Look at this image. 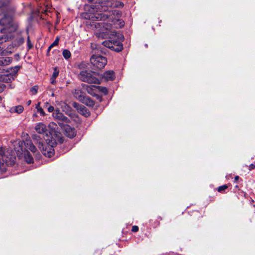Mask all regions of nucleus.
<instances>
[{"mask_svg":"<svg viewBox=\"0 0 255 255\" xmlns=\"http://www.w3.org/2000/svg\"><path fill=\"white\" fill-rule=\"evenodd\" d=\"M90 4L84 6L85 12L82 13V17L87 20V25L94 26L99 32L96 35L102 38H109L105 40L102 44L106 48H114L115 46H121V43L115 39H112V36L116 37L117 33L112 29L113 25L116 28H121L124 22L119 20L120 12L108 10V7L112 6L111 0H88Z\"/></svg>","mask_w":255,"mask_h":255,"instance_id":"1","label":"nucleus"},{"mask_svg":"<svg viewBox=\"0 0 255 255\" xmlns=\"http://www.w3.org/2000/svg\"><path fill=\"white\" fill-rule=\"evenodd\" d=\"M15 158L10 154L9 152H5L4 149L0 146V170L5 172L8 166L14 164Z\"/></svg>","mask_w":255,"mask_h":255,"instance_id":"2","label":"nucleus"},{"mask_svg":"<svg viewBox=\"0 0 255 255\" xmlns=\"http://www.w3.org/2000/svg\"><path fill=\"white\" fill-rule=\"evenodd\" d=\"M12 9L9 6V9L8 10H2L0 11V14H3V17L0 20V25L4 26V27L1 29V33H5L7 32H11L12 30L10 29L11 28L14 29L12 27Z\"/></svg>","mask_w":255,"mask_h":255,"instance_id":"3","label":"nucleus"},{"mask_svg":"<svg viewBox=\"0 0 255 255\" xmlns=\"http://www.w3.org/2000/svg\"><path fill=\"white\" fill-rule=\"evenodd\" d=\"M81 81L89 83L100 84V81L95 76V73L86 70L82 71L78 75Z\"/></svg>","mask_w":255,"mask_h":255,"instance_id":"4","label":"nucleus"},{"mask_svg":"<svg viewBox=\"0 0 255 255\" xmlns=\"http://www.w3.org/2000/svg\"><path fill=\"white\" fill-rule=\"evenodd\" d=\"M91 63L95 68L101 69L105 66L107 63V58L99 54L93 55L90 59Z\"/></svg>","mask_w":255,"mask_h":255,"instance_id":"5","label":"nucleus"},{"mask_svg":"<svg viewBox=\"0 0 255 255\" xmlns=\"http://www.w3.org/2000/svg\"><path fill=\"white\" fill-rule=\"evenodd\" d=\"M54 119L57 121L59 125L62 127L65 124H67L70 122V120L65 116L59 110H55L53 113Z\"/></svg>","mask_w":255,"mask_h":255,"instance_id":"6","label":"nucleus"},{"mask_svg":"<svg viewBox=\"0 0 255 255\" xmlns=\"http://www.w3.org/2000/svg\"><path fill=\"white\" fill-rule=\"evenodd\" d=\"M36 143H38V147L43 151V154L48 157L52 156L54 154V149L52 147H50L49 145L46 146L45 148L43 146V143L42 141H38Z\"/></svg>","mask_w":255,"mask_h":255,"instance_id":"7","label":"nucleus"},{"mask_svg":"<svg viewBox=\"0 0 255 255\" xmlns=\"http://www.w3.org/2000/svg\"><path fill=\"white\" fill-rule=\"evenodd\" d=\"M74 108H76L78 112L81 115H83L85 117H87L90 116V113L88 109L83 105H79L78 103H74L73 104Z\"/></svg>","mask_w":255,"mask_h":255,"instance_id":"8","label":"nucleus"},{"mask_svg":"<svg viewBox=\"0 0 255 255\" xmlns=\"http://www.w3.org/2000/svg\"><path fill=\"white\" fill-rule=\"evenodd\" d=\"M65 134L66 136L69 138H73L76 134V130L75 128H71L67 124H65L64 126Z\"/></svg>","mask_w":255,"mask_h":255,"instance_id":"9","label":"nucleus"},{"mask_svg":"<svg viewBox=\"0 0 255 255\" xmlns=\"http://www.w3.org/2000/svg\"><path fill=\"white\" fill-rule=\"evenodd\" d=\"M35 129L38 133L43 134L46 133L47 134V129L46 126L42 123L37 124L35 127Z\"/></svg>","mask_w":255,"mask_h":255,"instance_id":"10","label":"nucleus"},{"mask_svg":"<svg viewBox=\"0 0 255 255\" xmlns=\"http://www.w3.org/2000/svg\"><path fill=\"white\" fill-rule=\"evenodd\" d=\"M73 96L79 101L81 102L85 97V94L80 88H77L73 93Z\"/></svg>","mask_w":255,"mask_h":255,"instance_id":"11","label":"nucleus"},{"mask_svg":"<svg viewBox=\"0 0 255 255\" xmlns=\"http://www.w3.org/2000/svg\"><path fill=\"white\" fill-rule=\"evenodd\" d=\"M111 0L112 1L113 5H112V6H110L108 7V10L112 11V12L113 11L115 12V11L120 12V16L119 17V20H121L123 21L124 22V21L122 19H120V17L121 16V14H122V13H121V12L120 11L118 10H111L112 7H123L124 3L121 2V1H116L115 3H114L113 0ZM124 26V25L122 27H123Z\"/></svg>","mask_w":255,"mask_h":255,"instance_id":"12","label":"nucleus"},{"mask_svg":"<svg viewBox=\"0 0 255 255\" xmlns=\"http://www.w3.org/2000/svg\"><path fill=\"white\" fill-rule=\"evenodd\" d=\"M24 110L23 107L21 105H18L13 106L10 108L9 112L11 113H17L18 114H21Z\"/></svg>","mask_w":255,"mask_h":255,"instance_id":"13","label":"nucleus"},{"mask_svg":"<svg viewBox=\"0 0 255 255\" xmlns=\"http://www.w3.org/2000/svg\"><path fill=\"white\" fill-rule=\"evenodd\" d=\"M12 58L9 57H0V66H5L11 63Z\"/></svg>","mask_w":255,"mask_h":255,"instance_id":"14","label":"nucleus"},{"mask_svg":"<svg viewBox=\"0 0 255 255\" xmlns=\"http://www.w3.org/2000/svg\"><path fill=\"white\" fill-rule=\"evenodd\" d=\"M25 147L34 153L36 151V148L30 140H26L24 142Z\"/></svg>","mask_w":255,"mask_h":255,"instance_id":"15","label":"nucleus"},{"mask_svg":"<svg viewBox=\"0 0 255 255\" xmlns=\"http://www.w3.org/2000/svg\"><path fill=\"white\" fill-rule=\"evenodd\" d=\"M115 77V73L112 70L107 71L103 75V78H104L107 81L113 80L114 79Z\"/></svg>","mask_w":255,"mask_h":255,"instance_id":"16","label":"nucleus"},{"mask_svg":"<svg viewBox=\"0 0 255 255\" xmlns=\"http://www.w3.org/2000/svg\"><path fill=\"white\" fill-rule=\"evenodd\" d=\"M81 102L85 104L89 107H93L95 105V102L89 97H84V100H82Z\"/></svg>","mask_w":255,"mask_h":255,"instance_id":"17","label":"nucleus"},{"mask_svg":"<svg viewBox=\"0 0 255 255\" xmlns=\"http://www.w3.org/2000/svg\"><path fill=\"white\" fill-rule=\"evenodd\" d=\"M59 75V70L57 67H55L54 69V72L52 75V76L50 78V83L52 84H55L56 81L55 80L56 78L58 77Z\"/></svg>","mask_w":255,"mask_h":255,"instance_id":"18","label":"nucleus"},{"mask_svg":"<svg viewBox=\"0 0 255 255\" xmlns=\"http://www.w3.org/2000/svg\"><path fill=\"white\" fill-rule=\"evenodd\" d=\"M24 42V39L21 36L16 38L13 42V47H18L21 45Z\"/></svg>","mask_w":255,"mask_h":255,"instance_id":"19","label":"nucleus"},{"mask_svg":"<svg viewBox=\"0 0 255 255\" xmlns=\"http://www.w3.org/2000/svg\"><path fill=\"white\" fill-rule=\"evenodd\" d=\"M24 158L27 163H31L33 161V157L28 151L24 152Z\"/></svg>","mask_w":255,"mask_h":255,"instance_id":"20","label":"nucleus"},{"mask_svg":"<svg viewBox=\"0 0 255 255\" xmlns=\"http://www.w3.org/2000/svg\"><path fill=\"white\" fill-rule=\"evenodd\" d=\"M14 80V77L11 73L7 74L2 78V81L4 83H8Z\"/></svg>","mask_w":255,"mask_h":255,"instance_id":"21","label":"nucleus"},{"mask_svg":"<svg viewBox=\"0 0 255 255\" xmlns=\"http://www.w3.org/2000/svg\"><path fill=\"white\" fill-rule=\"evenodd\" d=\"M6 33H2L3 35H0V44L8 41L9 39L10 38V36L5 35Z\"/></svg>","mask_w":255,"mask_h":255,"instance_id":"22","label":"nucleus"},{"mask_svg":"<svg viewBox=\"0 0 255 255\" xmlns=\"http://www.w3.org/2000/svg\"><path fill=\"white\" fill-rule=\"evenodd\" d=\"M78 67L80 69H84L88 67V63L86 62L82 61L78 65Z\"/></svg>","mask_w":255,"mask_h":255,"instance_id":"23","label":"nucleus"},{"mask_svg":"<svg viewBox=\"0 0 255 255\" xmlns=\"http://www.w3.org/2000/svg\"><path fill=\"white\" fill-rule=\"evenodd\" d=\"M64 57L66 59H68L71 56L70 52L67 49H64L62 52Z\"/></svg>","mask_w":255,"mask_h":255,"instance_id":"24","label":"nucleus"},{"mask_svg":"<svg viewBox=\"0 0 255 255\" xmlns=\"http://www.w3.org/2000/svg\"><path fill=\"white\" fill-rule=\"evenodd\" d=\"M20 68V67L18 66H16L14 67H11L10 68L11 72H10L9 73H11V75H12L13 76V75L17 73V72L19 70Z\"/></svg>","mask_w":255,"mask_h":255,"instance_id":"25","label":"nucleus"},{"mask_svg":"<svg viewBox=\"0 0 255 255\" xmlns=\"http://www.w3.org/2000/svg\"><path fill=\"white\" fill-rule=\"evenodd\" d=\"M59 41V38L57 37L54 41L49 46L48 48H52L53 47L56 46L58 45Z\"/></svg>","mask_w":255,"mask_h":255,"instance_id":"26","label":"nucleus"},{"mask_svg":"<svg viewBox=\"0 0 255 255\" xmlns=\"http://www.w3.org/2000/svg\"><path fill=\"white\" fill-rule=\"evenodd\" d=\"M37 90H38V87L36 86H33V87H32L30 89V92L31 93V94L35 95L37 92Z\"/></svg>","mask_w":255,"mask_h":255,"instance_id":"27","label":"nucleus"},{"mask_svg":"<svg viewBox=\"0 0 255 255\" xmlns=\"http://www.w3.org/2000/svg\"><path fill=\"white\" fill-rule=\"evenodd\" d=\"M27 45L28 48H32V47H33V45L29 39V36L27 37Z\"/></svg>","mask_w":255,"mask_h":255,"instance_id":"28","label":"nucleus"},{"mask_svg":"<svg viewBox=\"0 0 255 255\" xmlns=\"http://www.w3.org/2000/svg\"><path fill=\"white\" fill-rule=\"evenodd\" d=\"M227 188H228L227 185H224L223 186H220L218 188V190L219 192H222V191L225 190V189H226Z\"/></svg>","mask_w":255,"mask_h":255,"instance_id":"29","label":"nucleus"},{"mask_svg":"<svg viewBox=\"0 0 255 255\" xmlns=\"http://www.w3.org/2000/svg\"><path fill=\"white\" fill-rule=\"evenodd\" d=\"M37 110V112L39 113L41 116H44L45 115V113L42 108H38Z\"/></svg>","mask_w":255,"mask_h":255,"instance_id":"30","label":"nucleus"},{"mask_svg":"<svg viewBox=\"0 0 255 255\" xmlns=\"http://www.w3.org/2000/svg\"><path fill=\"white\" fill-rule=\"evenodd\" d=\"M5 88V85L3 83H0V93L4 91Z\"/></svg>","mask_w":255,"mask_h":255,"instance_id":"31","label":"nucleus"},{"mask_svg":"<svg viewBox=\"0 0 255 255\" xmlns=\"http://www.w3.org/2000/svg\"><path fill=\"white\" fill-rule=\"evenodd\" d=\"M131 230L133 232H136L138 231V227L137 226H133L132 227V230Z\"/></svg>","mask_w":255,"mask_h":255,"instance_id":"32","label":"nucleus"},{"mask_svg":"<svg viewBox=\"0 0 255 255\" xmlns=\"http://www.w3.org/2000/svg\"><path fill=\"white\" fill-rule=\"evenodd\" d=\"M48 111L50 113L54 112V108L53 106H50L48 108Z\"/></svg>","mask_w":255,"mask_h":255,"instance_id":"33","label":"nucleus"},{"mask_svg":"<svg viewBox=\"0 0 255 255\" xmlns=\"http://www.w3.org/2000/svg\"><path fill=\"white\" fill-rule=\"evenodd\" d=\"M101 91L102 92L104 93L105 94H107V93H108L107 89L106 88H105V87H102L101 89Z\"/></svg>","mask_w":255,"mask_h":255,"instance_id":"34","label":"nucleus"},{"mask_svg":"<svg viewBox=\"0 0 255 255\" xmlns=\"http://www.w3.org/2000/svg\"><path fill=\"white\" fill-rule=\"evenodd\" d=\"M255 168V165L254 164H251L250 165V166H249V169H250V170H252V169H254Z\"/></svg>","mask_w":255,"mask_h":255,"instance_id":"35","label":"nucleus"},{"mask_svg":"<svg viewBox=\"0 0 255 255\" xmlns=\"http://www.w3.org/2000/svg\"><path fill=\"white\" fill-rule=\"evenodd\" d=\"M5 50H4V51H3L1 52V55H5V54H6V53H10V54L12 53V52H11V51H9V52H8V51H5Z\"/></svg>","mask_w":255,"mask_h":255,"instance_id":"36","label":"nucleus"},{"mask_svg":"<svg viewBox=\"0 0 255 255\" xmlns=\"http://www.w3.org/2000/svg\"><path fill=\"white\" fill-rule=\"evenodd\" d=\"M115 51L117 52H120L122 51V49H113Z\"/></svg>","mask_w":255,"mask_h":255,"instance_id":"37","label":"nucleus"},{"mask_svg":"<svg viewBox=\"0 0 255 255\" xmlns=\"http://www.w3.org/2000/svg\"><path fill=\"white\" fill-rule=\"evenodd\" d=\"M40 103H39H39H37V104L36 105V109L37 110V109H38V108H41V107H40Z\"/></svg>","mask_w":255,"mask_h":255,"instance_id":"38","label":"nucleus"},{"mask_svg":"<svg viewBox=\"0 0 255 255\" xmlns=\"http://www.w3.org/2000/svg\"><path fill=\"white\" fill-rule=\"evenodd\" d=\"M239 179V176H236L235 177V181L237 182Z\"/></svg>","mask_w":255,"mask_h":255,"instance_id":"39","label":"nucleus"},{"mask_svg":"<svg viewBox=\"0 0 255 255\" xmlns=\"http://www.w3.org/2000/svg\"><path fill=\"white\" fill-rule=\"evenodd\" d=\"M4 70H5L4 69H2V68H0V73H3Z\"/></svg>","mask_w":255,"mask_h":255,"instance_id":"40","label":"nucleus"},{"mask_svg":"<svg viewBox=\"0 0 255 255\" xmlns=\"http://www.w3.org/2000/svg\"><path fill=\"white\" fill-rule=\"evenodd\" d=\"M31 103V100H29L27 102V105L28 106L30 105Z\"/></svg>","mask_w":255,"mask_h":255,"instance_id":"41","label":"nucleus"},{"mask_svg":"<svg viewBox=\"0 0 255 255\" xmlns=\"http://www.w3.org/2000/svg\"><path fill=\"white\" fill-rule=\"evenodd\" d=\"M38 136L36 135H33V138L35 139V140H36V138L38 137Z\"/></svg>","mask_w":255,"mask_h":255,"instance_id":"42","label":"nucleus"},{"mask_svg":"<svg viewBox=\"0 0 255 255\" xmlns=\"http://www.w3.org/2000/svg\"><path fill=\"white\" fill-rule=\"evenodd\" d=\"M18 143L19 146H20V145L22 144V142H21L20 141H19Z\"/></svg>","mask_w":255,"mask_h":255,"instance_id":"43","label":"nucleus"},{"mask_svg":"<svg viewBox=\"0 0 255 255\" xmlns=\"http://www.w3.org/2000/svg\"><path fill=\"white\" fill-rule=\"evenodd\" d=\"M50 49H51L48 48V52H49V51H50Z\"/></svg>","mask_w":255,"mask_h":255,"instance_id":"44","label":"nucleus"}]
</instances>
